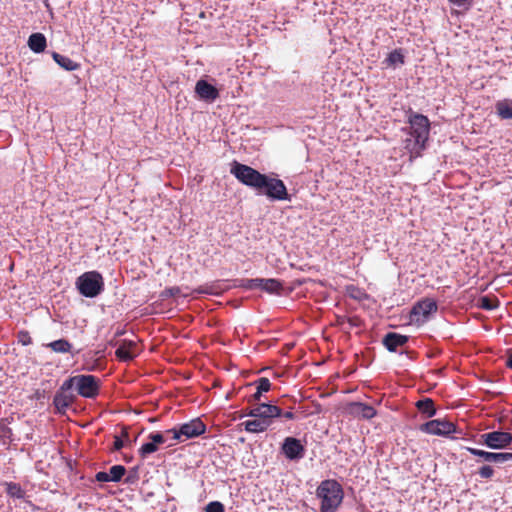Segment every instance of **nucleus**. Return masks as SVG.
Returning <instances> with one entry per match:
<instances>
[{
  "mask_svg": "<svg viewBox=\"0 0 512 512\" xmlns=\"http://www.w3.org/2000/svg\"><path fill=\"white\" fill-rule=\"evenodd\" d=\"M321 500L320 512H335L343 499V490L335 480H325L317 488Z\"/></svg>",
  "mask_w": 512,
  "mask_h": 512,
  "instance_id": "1",
  "label": "nucleus"
},
{
  "mask_svg": "<svg viewBox=\"0 0 512 512\" xmlns=\"http://www.w3.org/2000/svg\"><path fill=\"white\" fill-rule=\"evenodd\" d=\"M242 184L251 187L257 191H262V185L265 184V176L250 166L235 162L230 170Z\"/></svg>",
  "mask_w": 512,
  "mask_h": 512,
  "instance_id": "2",
  "label": "nucleus"
},
{
  "mask_svg": "<svg viewBox=\"0 0 512 512\" xmlns=\"http://www.w3.org/2000/svg\"><path fill=\"white\" fill-rule=\"evenodd\" d=\"M76 286L80 294L88 298H94L102 292L104 282L100 273L89 271L77 278Z\"/></svg>",
  "mask_w": 512,
  "mask_h": 512,
  "instance_id": "3",
  "label": "nucleus"
},
{
  "mask_svg": "<svg viewBox=\"0 0 512 512\" xmlns=\"http://www.w3.org/2000/svg\"><path fill=\"white\" fill-rule=\"evenodd\" d=\"M73 386L81 396L93 398L98 394L99 380L93 375H78L65 381L62 389H70Z\"/></svg>",
  "mask_w": 512,
  "mask_h": 512,
  "instance_id": "4",
  "label": "nucleus"
},
{
  "mask_svg": "<svg viewBox=\"0 0 512 512\" xmlns=\"http://www.w3.org/2000/svg\"><path fill=\"white\" fill-rule=\"evenodd\" d=\"M205 429L204 423L197 418L180 425L179 428L167 430V435H171V440L182 442L203 434Z\"/></svg>",
  "mask_w": 512,
  "mask_h": 512,
  "instance_id": "5",
  "label": "nucleus"
},
{
  "mask_svg": "<svg viewBox=\"0 0 512 512\" xmlns=\"http://www.w3.org/2000/svg\"><path fill=\"white\" fill-rule=\"evenodd\" d=\"M409 133L413 138H416V142L426 144L429 131H430V123L426 116L422 114H411L409 116Z\"/></svg>",
  "mask_w": 512,
  "mask_h": 512,
  "instance_id": "6",
  "label": "nucleus"
},
{
  "mask_svg": "<svg viewBox=\"0 0 512 512\" xmlns=\"http://www.w3.org/2000/svg\"><path fill=\"white\" fill-rule=\"evenodd\" d=\"M437 311V304L432 299H424L419 301L411 310L410 321L411 323L422 325L432 314Z\"/></svg>",
  "mask_w": 512,
  "mask_h": 512,
  "instance_id": "7",
  "label": "nucleus"
},
{
  "mask_svg": "<svg viewBox=\"0 0 512 512\" xmlns=\"http://www.w3.org/2000/svg\"><path fill=\"white\" fill-rule=\"evenodd\" d=\"M271 200H288L289 196L285 184L280 179L269 178L265 176V184L262 185V191Z\"/></svg>",
  "mask_w": 512,
  "mask_h": 512,
  "instance_id": "8",
  "label": "nucleus"
},
{
  "mask_svg": "<svg viewBox=\"0 0 512 512\" xmlns=\"http://www.w3.org/2000/svg\"><path fill=\"white\" fill-rule=\"evenodd\" d=\"M481 442L490 449L500 450L512 442V434L503 431H493L481 435Z\"/></svg>",
  "mask_w": 512,
  "mask_h": 512,
  "instance_id": "9",
  "label": "nucleus"
},
{
  "mask_svg": "<svg viewBox=\"0 0 512 512\" xmlns=\"http://www.w3.org/2000/svg\"><path fill=\"white\" fill-rule=\"evenodd\" d=\"M253 418H260L266 420L268 425L271 424V419L280 417L282 415L281 409L272 404L261 403L253 407L248 413Z\"/></svg>",
  "mask_w": 512,
  "mask_h": 512,
  "instance_id": "10",
  "label": "nucleus"
},
{
  "mask_svg": "<svg viewBox=\"0 0 512 512\" xmlns=\"http://www.w3.org/2000/svg\"><path fill=\"white\" fill-rule=\"evenodd\" d=\"M281 450L289 460H299L305 455V447L301 441L294 437L284 439Z\"/></svg>",
  "mask_w": 512,
  "mask_h": 512,
  "instance_id": "11",
  "label": "nucleus"
},
{
  "mask_svg": "<svg viewBox=\"0 0 512 512\" xmlns=\"http://www.w3.org/2000/svg\"><path fill=\"white\" fill-rule=\"evenodd\" d=\"M467 451L488 463H505L512 460V453L510 452H488L472 447H468Z\"/></svg>",
  "mask_w": 512,
  "mask_h": 512,
  "instance_id": "12",
  "label": "nucleus"
},
{
  "mask_svg": "<svg viewBox=\"0 0 512 512\" xmlns=\"http://www.w3.org/2000/svg\"><path fill=\"white\" fill-rule=\"evenodd\" d=\"M422 430L433 435H448L455 431V426L449 421L436 419L425 423Z\"/></svg>",
  "mask_w": 512,
  "mask_h": 512,
  "instance_id": "13",
  "label": "nucleus"
},
{
  "mask_svg": "<svg viewBox=\"0 0 512 512\" xmlns=\"http://www.w3.org/2000/svg\"><path fill=\"white\" fill-rule=\"evenodd\" d=\"M195 92L200 99L209 102L215 101L219 96L218 90L203 79L197 81L195 85Z\"/></svg>",
  "mask_w": 512,
  "mask_h": 512,
  "instance_id": "14",
  "label": "nucleus"
},
{
  "mask_svg": "<svg viewBox=\"0 0 512 512\" xmlns=\"http://www.w3.org/2000/svg\"><path fill=\"white\" fill-rule=\"evenodd\" d=\"M138 353L137 344L132 340H122L115 351L118 359L121 361H130Z\"/></svg>",
  "mask_w": 512,
  "mask_h": 512,
  "instance_id": "15",
  "label": "nucleus"
},
{
  "mask_svg": "<svg viewBox=\"0 0 512 512\" xmlns=\"http://www.w3.org/2000/svg\"><path fill=\"white\" fill-rule=\"evenodd\" d=\"M248 288H260L269 293H279L282 289V284L276 279H262L256 278L248 280Z\"/></svg>",
  "mask_w": 512,
  "mask_h": 512,
  "instance_id": "16",
  "label": "nucleus"
},
{
  "mask_svg": "<svg viewBox=\"0 0 512 512\" xmlns=\"http://www.w3.org/2000/svg\"><path fill=\"white\" fill-rule=\"evenodd\" d=\"M407 340L408 337L405 335L390 332L383 338V344L389 351L394 352L398 347L403 346Z\"/></svg>",
  "mask_w": 512,
  "mask_h": 512,
  "instance_id": "17",
  "label": "nucleus"
},
{
  "mask_svg": "<svg viewBox=\"0 0 512 512\" xmlns=\"http://www.w3.org/2000/svg\"><path fill=\"white\" fill-rule=\"evenodd\" d=\"M351 414L363 419H371L376 415V410L367 404L355 402L350 405Z\"/></svg>",
  "mask_w": 512,
  "mask_h": 512,
  "instance_id": "18",
  "label": "nucleus"
},
{
  "mask_svg": "<svg viewBox=\"0 0 512 512\" xmlns=\"http://www.w3.org/2000/svg\"><path fill=\"white\" fill-rule=\"evenodd\" d=\"M46 45V37L42 33H33L28 38V46L35 53L43 52Z\"/></svg>",
  "mask_w": 512,
  "mask_h": 512,
  "instance_id": "19",
  "label": "nucleus"
},
{
  "mask_svg": "<svg viewBox=\"0 0 512 512\" xmlns=\"http://www.w3.org/2000/svg\"><path fill=\"white\" fill-rule=\"evenodd\" d=\"M405 149L410 153V159L416 158L420 155L421 151L425 148L424 143L416 142V138H413L410 134L404 141Z\"/></svg>",
  "mask_w": 512,
  "mask_h": 512,
  "instance_id": "20",
  "label": "nucleus"
},
{
  "mask_svg": "<svg viewBox=\"0 0 512 512\" xmlns=\"http://www.w3.org/2000/svg\"><path fill=\"white\" fill-rule=\"evenodd\" d=\"M245 430L250 433H260L264 432L268 427V423L266 420L260 418H254L253 420H248L244 422Z\"/></svg>",
  "mask_w": 512,
  "mask_h": 512,
  "instance_id": "21",
  "label": "nucleus"
},
{
  "mask_svg": "<svg viewBox=\"0 0 512 512\" xmlns=\"http://www.w3.org/2000/svg\"><path fill=\"white\" fill-rule=\"evenodd\" d=\"M54 61L66 71H74L79 68V64L71 60L69 57L63 56L57 52H53Z\"/></svg>",
  "mask_w": 512,
  "mask_h": 512,
  "instance_id": "22",
  "label": "nucleus"
},
{
  "mask_svg": "<svg viewBox=\"0 0 512 512\" xmlns=\"http://www.w3.org/2000/svg\"><path fill=\"white\" fill-rule=\"evenodd\" d=\"M497 114L502 119H512V100L504 99L498 101L495 105Z\"/></svg>",
  "mask_w": 512,
  "mask_h": 512,
  "instance_id": "23",
  "label": "nucleus"
},
{
  "mask_svg": "<svg viewBox=\"0 0 512 512\" xmlns=\"http://www.w3.org/2000/svg\"><path fill=\"white\" fill-rule=\"evenodd\" d=\"M47 347L56 353H68L70 352L72 345L65 339H59L48 343Z\"/></svg>",
  "mask_w": 512,
  "mask_h": 512,
  "instance_id": "24",
  "label": "nucleus"
},
{
  "mask_svg": "<svg viewBox=\"0 0 512 512\" xmlns=\"http://www.w3.org/2000/svg\"><path fill=\"white\" fill-rule=\"evenodd\" d=\"M416 406L427 417H432L435 414L434 403L429 398L418 401Z\"/></svg>",
  "mask_w": 512,
  "mask_h": 512,
  "instance_id": "25",
  "label": "nucleus"
},
{
  "mask_svg": "<svg viewBox=\"0 0 512 512\" xmlns=\"http://www.w3.org/2000/svg\"><path fill=\"white\" fill-rule=\"evenodd\" d=\"M388 66L396 67L404 63V56L401 50L392 51L385 60Z\"/></svg>",
  "mask_w": 512,
  "mask_h": 512,
  "instance_id": "26",
  "label": "nucleus"
},
{
  "mask_svg": "<svg viewBox=\"0 0 512 512\" xmlns=\"http://www.w3.org/2000/svg\"><path fill=\"white\" fill-rule=\"evenodd\" d=\"M71 404V398L64 394H56L54 397V405L59 411L65 409Z\"/></svg>",
  "mask_w": 512,
  "mask_h": 512,
  "instance_id": "27",
  "label": "nucleus"
},
{
  "mask_svg": "<svg viewBox=\"0 0 512 512\" xmlns=\"http://www.w3.org/2000/svg\"><path fill=\"white\" fill-rule=\"evenodd\" d=\"M126 469L122 465H114L109 470V477L112 482H118L124 476Z\"/></svg>",
  "mask_w": 512,
  "mask_h": 512,
  "instance_id": "28",
  "label": "nucleus"
},
{
  "mask_svg": "<svg viewBox=\"0 0 512 512\" xmlns=\"http://www.w3.org/2000/svg\"><path fill=\"white\" fill-rule=\"evenodd\" d=\"M6 492L9 496L17 498V499L23 498L24 494H25L24 491L22 490V488L20 487V485H18L16 483H8Z\"/></svg>",
  "mask_w": 512,
  "mask_h": 512,
  "instance_id": "29",
  "label": "nucleus"
},
{
  "mask_svg": "<svg viewBox=\"0 0 512 512\" xmlns=\"http://www.w3.org/2000/svg\"><path fill=\"white\" fill-rule=\"evenodd\" d=\"M479 306L485 310H494L498 307V303L496 299L484 296L480 299Z\"/></svg>",
  "mask_w": 512,
  "mask_h": 512,
  "instance_id": "30",
  "label": "nucleus"
},
{
  "mask_svg": "<svg viewBox=\"0 0 512 512\" xmlns=\"http://www.w3.org/2000/svg\"><path fill=\"white\" fill-rule=\"evenodd\" d=\"M150 440L158 446L159 444H163L171 439V435H167V431L165 433H152L149 435Z\"/></svg>",
  "mask_w": 512,
  "mask_h": 512,
  "instance_id": "31",
  "label": "nucleus"
},
{
  "mask_svg": "<svg viewBox=\"0 0 512 512\" xmlns=\"http://www.w3.org/2000/svg\"><path fill=\"white\" fill-rule=\"evenodd\" d=\"M158 449V446H156L152 441L149 443H145L141 446L139 453L141 457H146L147 455L156 452Z\"/></svg>",
  "mask_w": 512,
  "mask_h": 512,
  "instance_id": "32",
  "label": "nucleus"
},
{
  "mask_svg": "<svg viewBox=\"0 0 512 512\" xmlns=\"http://www.w3.org/2000/svg\"><path fill=\"white\" fill-rule=\"evenodd\" d=\"M255 384L257 385V389L260 390V392H268L271 388V383L268 378L262 377L258 379Z\"/></svg>",
  "mask_w": 512,
  "mask_h": 512,
  "instance_id": "33",
  "label": "nucleus"
},
{
  "mask_svg": "<svg viewBox=\"0 0 512 512\" xmlns=\"http://www.w3.org/2000/svg\"><path fill=\"white\" fill-rule=\"evenodd\" d=\"M224 505L219 501H213L206 505L205 512H224Z\"/></svg>",
  "mask_w": 512,
  "mask_h": 512,
  "instance_id": "34",
  "label": "nucleus"
},
{
  "mask_svg": "<svg viewBox=\"0 0 512 512\" xmlns=\"http://www.w3.org/2000/svg\"><path fill=\"white\" fill-rule=\"evenodd\" d=\"M478 474L481 478L489 479L494 475V470L491 466L484 465L479 469Z\"/></svg>",
  "mask_w": 512,
  "mask_h": 512,
  "instance_id": "35",
  "label": "nucleus"
},
{
  "mask_svg": "<svg viewBox=\"0 0 512 512\" xmlns=\"http://www.w3.org/2000/svg\"><path fill=\"white\" fill-rule=\"evenodd\" d=\"M96 480L99 481V482H110L111 479L109 477V473L107 472H98L96 474Z\"/></svg>",
  "mask_w": 512,
  "mask_h": 512,
  "instance_id": "36",
  "label": "nucleus"
},
{
  "mask_svg": "<svg viewBox=\"0 0 512 512\" xmlns=\"http://www.w3.org/2000/svg\"><path fill=\"white\" fill-rule=\"evenodd\" d=\"M19 338H20V342L23 345H28V344L31 343V338H30V336L28 335L27 332H21L20 335H19Z\"/></svg>",
  "mask_w": 512,
  "mask_h": 512,
  "instance_id": "37",
  "label": "nucleus"
},
{
  "mask_svg": "<svg viewBox=\"0 0 512 512\" xmlns=\"http://www.w3.org/2000/svg\"><path fill=\"white\" fill-rule=\"evenodd\" d=\"M123 441L120 437L116 436L114 440V449L120 450L123 447Z\"/></svg>",
  "mask_w": 512,
  "mask_h": 512,
  "instance_id": "38",
  "label": "nucleus"
},
{
  "mask_svg": "<svg viewBox=\"0 0 512 512\" xmlns=\"http://www.w3.org/2000/svg\"><path fill=\"white\" fill-rule=\"evenodd\" d=\"M179 292V288H169L164 291L166 296H175Z\"/></svg>",
  "mask_w": 512,
  "mask_h": 512,
  "instance_id": "39",
  "label": "nucleus"
},
{
  "mask_svg": "<svg viewBox=\"0 0 512 512\" xmlns=\"http://www.w3.org/2000/svg\"><path fill=\"white\" fill-rule=\"evenodd\" d=\"M281 416H283L284 418L289 419V420H292L295 417L294 413L291 412V411H287L285 413H282Z\"/></svg>",
  "mask_w": 512,
  "mask_h": 512,
  "instance_id": "40",
  "label": "nucleus"
},
{
  "mask_svg": "<svg viewBox=\"0 0 512 512\" xmlns=\"http://www.w3.org/2000/svg\"><path fill=\"white\" fill-rule=\"evenodd\" d=\"M261 396H262V392H260V390L257 389V391L253 395V400L258 402V401H260Z\"/></svg>",
  "mask_w": 512,
  "mask_h": 512,
  "instance_id": "41",
  "label": "nucleus"
},
{
  "mask_svg": "<svg viewBox=\"0 0 512 512\" xmlns=\"http://www.w3.org/2000/svg\"><path fill=\"white\" fill-rule=\"evenodd\" d=\"M506 365L512 369V353H510L506 360Z\"/></svg>",
  "mask_w": 512,
  "mask_h": 512,
  "instance_id": "42",
  "label": "nucleus"
}]
</instances>
